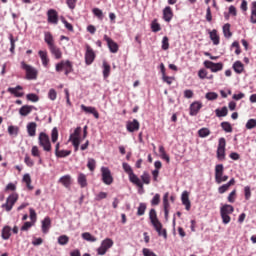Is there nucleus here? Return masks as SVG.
Segmentation results:
<instances>
[{
    "mask_svg": "<svg viewBox=\"0 0 256 256\" xmlns=\"http://www.w3.org/2000/svg\"><path fill=\"white\" fill-rule=\"evenodd\" d=\"M174 13L173 10L170 6H166L163 9V19L166 22H171V20L173 19Z\"/></svg>",
    "mask_w": 256,
    "mask_h": 256,
    "instance_id": "nucleus-19",
    "label": "nucleus"
},
{
    "mask_svg": "<svg viewBox=\"0 0 256 256\" xmlns=\"http://www.w3.org/2000/svg\"><path fill=\"white\" fill-rule=\"evenodd\" d=\"M225 151H226V140L225 138H220L219 139V144L217 148V158L220 161L225 160Z\"/></svg>",
    "mask_w": 256,
    "mask_h": 256,
    "instance_id": "nucleus-9",
    "label": "nucleus"
},
{
    "mask_svg": "<svg viewBox=\"0 0 256 256\" xmlns=\"http://www.w3.org/2000/svg\"><path fill=\"white\" fill-rule=\"evenodd\" d=\"M163 208H164L165 219H168V217H169V208H170L169 201H163Z\"/></svg>",
    "mask_w": 256,
    "mask_h": 256,
    "instance_id": "nucleus-55",
    "label": "nucleus"
},
{
    "mask_svg": "<svg viewBox=\"0 0 256 256\" xmlns=\"http://www.w3.org/2000/svg\"><path fill=\"white\" fill-rule=\"evenodd\" d=\"M38 55L42 61V65L44 67H48V65L50 63V58L48 56L47 50H39Z\"/></svg>",
    "mask_w": 256,
    "mask_h": 256,
    "instance_id": "nucleus-18",
    "label": "nucleus"
},
{
    "mask_svg": "<svg viewBox=\"0 0 256 256\" xmlns=\"http://www.w3.org/2000/svg\"><path fill=\"white\" fill-rule=\"evenodd\" d=\"M104 41L107 42L108 48L110 49L111 53H117L119 50V46L117 43H115L111 38H109L107 35L104 36Z\"/></svg>",
    "mask_w": 256,
    "mask_h": 256,
    "instance_id": "nucleus-15",
    "label": "nucleus"
},
{
    "mask_svg": "<svg viewBox=\"0 0 256 256\" xmlns=\"http://www.w3.org/2000/svg\"><path fill=\"white\" fill-rule=\"evenodd\" d=\"M101 173H102V181L105 185L110 186L114 182L111 170L109 167L102 166L101 167Z\"/></svg>",
    "mask_w": 256,
    "mask_h": 256,
    "instance_id": "nucleus-6",
    "label": "nucleus"
},
{
    "mask_svg": "<svg viewBox=\"0 0 256 256\" xmlns=\"http://www.w3.org/2000/svg\"><path fill=\"white\" fill-rule=\"evenodd\" d=\"M11 236V228L9 226H5L3 229H2V238L4 240H8Z\"/></svg>",
    "mask_w": 256,
    "mask_h": 256,
    "instance_id": "nucleus-40",
    "label": "nucleus"
},
{
    "mask_svg": "<svg viewBox=\"0 0 256 256\" xmlns=\"http://www.w3.org/2000/svg\"><path fill=\"white\" fill-rule=\"evenodd\" d=\"M86 166H88V170L94 172L96 168V160H94V158H88V164H86Z\"/></svg>",
    "mask_w": 256,
    "mask_h": 256,
    "instance_id": "nucleus-48",
    "label": "nucleus"
},
{
    "mask_svg": "<svg viewBox=\"0 0 256 256\" xmlns=\"http://www.w3.org/2000/svg\"><path fill=\"white\" fill-rule=\"evenodd\" d=\"M200 109H202V103L201 102H194L190 104V115L191 116H196Z\"/></svg>",
    "mask_w": 256,
    "mask_h": 256,
    "instance_id": "nucleus-23",
    "label": "nucleus"
},
{
    "mask_svg": "<svg viewBox=\"0 0 256 256\" xmlns=\"http://www.w3.org/2000/svg\"><path fill=\"white\" fill-rule=\"evenodd\" d=\"M23 90V87L20 85H17L16 87H9L8 93L14 95L16 98H22L24 93L21 92Z\"/></svg>",
    "mask_w": 256,
    "mask_h": 256,
    "instance_id": "nucleus-16",
    "label": "nucleus"
},
{
    "mask_svg": "<svg viewBox=\"0 0 256 256\" xmlns=\"http://www.w3.org/2000/svg\"><path fill=\"white\" fill-rule=\"evenodd\" d=\"M69 240L70 239H69L68 236L61 235L60 237H58L57 242H58L59 245L65 246V245H67L69 243Z\"/></svg>",
    "mask_w": 256,
    "mask_h": 256,
    "instance_id": "nucleus-43",
    "label": "nucleus"
},
{
    "mask_svg": "<svg viewBox=\"0 0 256 256\" xmlns=\"http://www.w3.org/2000/svg\"><path fill=\"white\" fill-rule=\"evenodd\" d=\"M26 98H27L28 101H30L32 103H38L39 100H40L39 96L35 93L27 94Z\"/></svg>",
    "mask_w": 256,
    "mask_h": 256,
    "instance_id": "nucleus-44",
    "label": "nucleus"
},
{
    "mask_svg": "<svg viewBox=\"0 0 256 256\" xmlns=\"http://www.w3.org/2000/svg\"><path fill=\"white\" fill-rule=\"evenodd\" d=\"M122 167L125 173L128 175L130 183L139 188V190H143V182H141V179L139 176H137V174H135L131 166L127 164V162H123Z\"/></svg>",
    "mask_w": 256,
    "mask_h": 256,
    "instance_id": "nucleus-1",
    "label": "nucleus"
},
{
    "mask_svg": "<svg viewBox=\"0 0 256 256\" xmlns=\"http://www.w3.org/2000/svg\"><path fill=\"white\" fill-rule=\"evenodd\" d=\"M223 173H224L223 164H217L215 166V180L216 181L220 180V177L223 175Z\"/></svg>",
    "mask_w": 256,
    "mask_h": 256,
    "instance_id": "nucleus-32",
    "label": "nucleus"
},
{
    "mask_svg": "<svg viewBox=\"0 0 256 256\" xmlns=\"http://www.w3.org/2000/svg\"><path fill=\"white\" fill-rule=\"evenodd\" d=\"M221 127L227 133H231L233 131V128L229 122H222Z\"/></svg>",
    "mask_w": 256,
    "mask_h": 256,
    "instance_id": "nucleus-53",
    "label": "nucleus"
},
{
    "mask_svg": "<svg viewBox=\"0 0 256 256\" xmlns=\"http://www.w3.org/2000/svg\"><path fill=\"white\" fill-rule=\"evenodd\" d=\"M215 113H216V116L217 117H225V116H227V114H228V109H227V107L226 106H224V107H222L221 109H216L215 110Z\"/></svg>",
    "mask_w": 256,
    "mask_h": 256,
    "instance_id": "nucleus-41",
    "label": "nucleus"
},
{
    "mask_svg": "<svg viewBox=\"0 0 256 256\" xmlns=\"http://www.w3.org/2000/svg\"><path fill=\"white\" fill-rule=\"evenodd\" d=\"M204 65L207 69H210L212 73H217L219 71H222L223 70V63L222 62H213V61H210V60H206L204 62Z\"/></svg>",
    "mask_w": 256,
    "mask_h": 256,
    "instance_id": "nucleus-10",
    "label": "nucleus"
},
{
    "mask_svg": "<svg viewBox=\"0 0 256 256\" xmlns=\"http://www.w3.org/2000/svg\"><path fill=\"white\" fill-rule=\"evenodd\" d=\"M147 211V204L146 203H140L139 207L137 208V213L136 215L138 217H143Z\"/></svg>",
    "mask_w": 256,
    "mask_h": 256,
    "instance_id": "nucleus-35",
    "label": "nucleus"
},
{
    "mask_svg": "<svg viewBox=\"0 0 256 256\" xmlns=\"http://www.w3.org/2000/svg\"><path fill=\"white\" fill-rule=\"evenodd\" d=\"M77 183L80 185V188H86L88 186L87 175L84 173H79L77 176Z\"/></svg>",
    "mask_w": 256,
    "mask_h": 256,
    "instance_id": "nucleus-27",
    "label": "nucleus"
},
{
    "mask_svg": "<svg viewBox=\"0 0 256 256\" xmlns=\"http://www.w3.org/2000/svg\"><path fill=\"white\" fill-rule=\"evenodd\" d=\"M207 75H208V72H207V70L204 69V68L200 69L199 72H198V76H199V78H200L201 80L206 79V78H207Z\"/></svg>",
    "mask_w": 256,
    "mask_h": 256,
    "instance_id": "nucleus-60",
    "label": "nucleus"
},
{
    "mask_svg": "<svg viewBox=\"0 0 256 256\" xmlns=\"http://www.w3.org/2000/svg\"><path fill=\"white\" fill-rule=\"evenodd\" d=\"M9 39L11 44L10 52L13 54L15 50V42L17 41V39H14L12 34H10Z\"/></svg>",
    "mask_w": 256,
    "mask_h": 256,
    "instance_id": "nucleus-62",
    "label": "nucleus"
},
{
    "mask_svg": "<svg viewBox=\"0 0 256 256\" xmlns=\"http://www.w3.org/2000/svg\"><path fill=\"white\" fill-rule=\"evenodd\" d=\"M31 155L34 158H40V156H41L40 148L38 146H33L32 149H31Z\"/></svg>",
    "mask_w": 256,
    "mask_h": 256,
    "instance_id": "nucleus-47",
    "label": "nucleus"
},
{
    "mask_svg": "<svg viewBox=\"0 0 256 256\" xmlns=\"http://www.w3.org/2000/svg\"><path fill=\"white\" fill-rule=\"evenodd\" d=\"M96 58V54L89 45H86V54H84V60L86 62V65H91Z\"/></svg>",
    "mask_w": 256,
    "mask_h": 256,
    "instance_id": "nucleus-11",
    "label": "nucleus"
},
{
    "mask_svg": "<svg viewBox=\"0 0 256 256\" xmlns=\"http://www.w3.org/2000/svg\"><path fill=\"white\" fill-rule=\"evenodd\" d=\"M142 253L144 256H157L154 252H152L150 249L148 248H144L142 250Z\"/></svg>",
    "mask_w": 256,
    "mask_h": 256,
    "instance_id": "nucleus-63",
    "label": "nucleus"
},
{
    "mask_svg": "<svg viewBox=\"0 0 256 256\" xmlns=\"http://www.w3.org/2000/svg\"><path fill=\"white\" fill-rule=\"evenodd\" d=\"M93 13L99 18V19H103V12L102 10H100L99 8H95L93 9Z\"/></svg>",
    "mask_w": 256,
    "mask_h": 256,
    "instance_id": "nucleus-64",
    "label": "nucleus"
},
{
    "mask_svg": "<svg viewBox=\"0 0 256 256\" xmlns=\"http://www.w3.org/2000/svg\"><path fill=\"white\" fill-rule=\"evenodd\" d=\"M72 154V151L68 150H59L58 152L55 153V156L57 158H66Z\"/></svg>",
    "mask_w": 256,
    "mask_h": 256,
    "instance_id": "nucleus-38",
    "label": "nucleus"
},
{
    "mask_svg": "<svg viewBox=\"0 0 256 256\" xmlns=\"http://www.w3.org/2000/svg\"><path fill=\"white\" fill-rule=\"evenodd\" d=\"M106 198H107V193L106 192H100L99 194L96 195L95 201L100 202V201H102Z\"/></svg>",
    "mask_w": 256,
    "mask_h": 256,
    "instance_id": "nucleus-61",
    "label": "nucleus"
},
{
    "mask_svg": "<svg viewBox=\"0 0 256 256\" xmlns=\"http://www.w3.org/2000/svg\"><path fill=\"white\" fill-rule=\"evenodd\" d=\"M55 70L57 73L64 71L65 76H68L73 72V64L70 60H61L55 65Z\"/></svg>",
    "mask_w": 256,
    "mask_h": 256,
    "instance_id": "nucleus-3",
    "label": "nucleus"
},
{
    "mask_svg": "<svg viewBox=\"0 0 256 256\" xmlns=\"http://www.w3.org/2000/svg\"><path fill=\"white\" fill-rule=\"evenodd\" d=\"M18 132H19V128L17 127V126H9L8 127V133L10 134V135H15V136H17L18 135Z\"/></svg>",
    "mask_w": 256,
    "mask_h": 256,
    "instance_id": "nucleus-58",
    "label": "nucleus"
},
{
    "mask_svg": "<svg viewBox=\"0 0 256 256\" xmlns=\"http://www.w3.org/2000/svg\"><path fill=\"white\" fill-rule=\"evenodd\" d=\"M246 128L249 130L256 128V119L248 120L246 123Z\"/></svg>",
    "mask_w": 256,
    "mask_h": 256,
    "instance_id": "nucleus-59",
    "label": "nucleus"
},
{
    "mask_svg": "<svg viewBox=\"0 0 256 256\" xmlns=\"http://www.w3.org/2000/svg\"><path fill=\"white\" fill-rule=\"evenodd\" d=\"M181 202L182 205L185 206L186 211H190L191 209V201L189 200L188 191H183L181 194Z\"/></svg>",
    "mask_w": 256,
    "mask_h": 256,
    "instance_id": "nucleus-14",
    "label": "nucleus"
},
{
    "mask_svg": "<svg viewBox=\"0 0 256 256\" xmlns=\"http://www.w3.org/2000/svg\"><path fill=\"white\" fill-rule=\"evenodd\" d=\"M250 22L256 24V1L252 2L251 4Z\"/></svg>",
    "mask_w": 256,
    "mask_h": 256,
    "instance_id": "nucleus-36",
    "label": "nucleus"
},
{
    "mask_svg": "<svg viewBox=\"0 0 256 256\" xmlns=\"http://www.w3.org/2000/svg\"><path fill=\"white\" fill-rule=\"evenodd\" d=\"M209 35H210V39L212 40V42L215 46L220 44V37H219L216 29L210 31Z\"/></svg>",
    "mask_w": 256,
    "mask_h": 256,
    "instance_id": "nucleus-31",
    "label": "nucleus"
},
{
    "mask_svg": "<svg viewBox=\"0 0 256 256\" xmlns=\"http://www.w3.org/2000/svg\"><path fill=\"white\" fill-rule=\"evenodd\" d=\"M35 108V106H30V105H23L20 109H19V114L21 116H27L29 115Z\"/></svg>",
    "mask_w": 256,
    "mask_h": 256,
    "instance_id": "nucleus-28",
    "label": "nucleus"
},
{
    "mask_svg": "<svg viewBox=\"0 0 256 256\" xmlns=\"http://www.w3.org/2000/svg\"><path fill=\"white\" fill-rule=\"evenodd\" d=\"M230 27H231V25L229 23H227L223 26V34H224V37L227 38V39L232 37Z\"/></svg>",
    "mask_w": 256,
    "mask_h": 256,
    "instance_id": "nucleus-42",
    "label": "nucleus"
},
{
    "mask_svg": "<svg viewBox=\"0 0 256 256\" xmlns=\"http://www.w3.org/2000/svg\"><path fill=\"white\" fill-rule=\"evenodd\" d=\"M82 239L89 242H96L97 238L92 236L89 232L82 233Z\"/></svg>",
    "mask_w": 256,
    "mask_h": 256,
    "instance_id": "nucleus-45",
    "label": "nucleus"
},
{
    "mask_svg": "<svg viewBox=\"0 0 256 256\" xmlns=\"http://www.w3.org/2000/svg\"><path fill=\"white\" fill-rule=\"evenodd\" d=\"M141 178V183L145 185H150L151 184V175L149 172L144 171L143 174L140 176Z\"/></svg>",
    "mask_w": 256,
    "mask_h": 256,
    "instance_id": "nucleus-34",
    "label": "nucleus"
},
{
    "mask_svg": "<svg viewBox=\"0 0 256 256\" xmlns=\"http://www.w3.org/2000/svg\"><path fill=\"white\" fill-rule=\"evenodd\" d=\"M59 183H61L65 188H69L71 186V176L64 175L60 177Z\"/></svg>",
    "mask_w": 256,
    "mask_h": 256,
    "instance_id": "nucleus-33",
    "label": "nucleus"
},
{
    "mask_svg": "<svg viewBox=\"0 0 256 256\" xmlns=\"http://www.w3.org/2000/svg\"><path fill=\"white\" fill-rule=\"evenodd\" d=\"M44 41L47 44L48 48H51L52 46H55V40L51 32H45L44 33Z\"/></svg>",
    "mask_w": 256,
    "mask_h": 256,
    "instance_id": "nucleus-25",
    "label": "nucleus"
},
{
    "mask_svg": "<svg viewBox=\"0 0 256 256\" xmlns=\"http://www.w3.org/2000/svg\"><path fill=\"white\" fill-rule=\"evenodd\" d=\"M233 70L237 74H242V72L245 70V66L243 65V62H241L240 60L235 61L233 63Z\"/></svg>",
    "mask_w": 256,
    "mask_h": 256,
    "instance_id": "nucleus-30",
    "label": "nucleus"
},
{
    "mask_svg": "<svg viewBox=\"0 0 256 256\" xmlns=\"http://www.w3.org/2000/svg\"><path fill=\"white\" fill-rule=\"evenodd\" d=\"M170 47V44H169V38L167 36L163 37L162 39V49L164 51H167Z\"/></svg>",
    "mask_w": 256,
    "mask_h": 256,
    "instance_id": "nucleus-57",
    "label": "nucleus"
},
{
    "mask_svg": "<svg viewBox=\"0 0 256 256\" xmlns=\"http://www.w3.org/2000/svg\"><path fill=\"white\" fill-rule=\"evenodd\" d=\"M59 139V131L57 127H54L51 131V142L56 143Z\"/></svg>",
    "mask_w": 256,
    "mask_h": 256,
    "instance_id": "nucleus-39",
    "label": "nucleus"
},
{
    "mask_svg": "<svg viewBox=\"0 0 256 256\" xmlns=\"http://www.w3.org/2000/svg\"><path fill=\"white\" fill-rule=\"evenodd\" d=\"M149 219H150V222H151L152 226L161 223V221L158 218L157 211L154 208H152L149 211Z\"/></svg>",
    "mask_w": 256,
    "mask_h": 256,
    "instance_id": "nucleus-21",
    "label": "nucleus"
},
{
    "mask_svg": "<svg viewBox=\"0 0 256 256\" xmlns=\"http://www.w3.org/2000/svg\"><path fill=\"white\" fill-rule=\"evenodd\" d=\"M50 228H51V218L50 217H46L42 221V232L44 234H47L49 232Z\"/></svg>",
    "mask_w": 256,
    "mask_h": 256,
    "instance_id": "nucleus-29",
    "label": "nucleus"
},
{
    "mask_svg": "<svg viewBox=\"0 0 256 256\" xmlns=\"http://www.w3.org/2000/svg\"><path fill=\"white\" fill-rule=\"evenodd\" d=\"M114 242L112 239L107 238L104 241H102L101 246L98 248L97 253L100 256H103L106 254V252L113 246Z\"/></svg>",
    "mask_w": 256,
    "mask_h": 256,
    "instance_id": "nucleus-8",
    "label": "nucleus"
},
{
    "mask_svg": "<svg viewBox=\"0 0 256 256\" xmlns=\"http://www.w3.org/2000/svg\"><path fill=\"white\" fill-rule=\"evenodd\" d=\"M233 185H235V179H234V178H231L228 183L223 184L222 186H220V187L218 188L219 194H224V193H226V192L229 190V188H230L231 186H233Z\"/></svg>",
    "mask_w": 256,
    "mask_h": 256,
    "instance_id": "nucleus-26",
    "label": "nucleus"
},
{
    "mask_svg": "<svg viewBox=\"0 0 256 256\" xmlns=\"http://www.w3.org/2000/svg\"><path fill=\"white\" fill-rule=\"evenodd\" d=\"M37 123L35 122H30L27 124L26 128H27V132H28V135L30 137H35V135H37Z\"/></svg>",
    "mask_w": 256,
    "mask_h": 256,
    "instance_id": "nucleus-22",
    "label": "nucleus"
},
{
    "mask_svg": "<svg viewBox=\"0 0 256 256\" xmlns=\"http://www.w3.org/2000/svg\"><path fill=\"white\" fill-rule=\"evenodd\" d=\"M80 109H83V110H84V113L93 114L96 119H98L99 116H100L95 107L86 106V105L82 104V105H80Z\"/></svg>",
    "mask_w": 256,
    "mask_h": 256,
    "instance_id": "nucleus-24",
    "label": "nucleus"
},
{
    "mask_svg": "<svg viewBox=\"0 0 256 256\" xmlns=\"http://www.w3.org/2000/svg\"><path fill=\"white\" fill-rule=\"evenodd\" d=\"M217 98H218V94L216 92H208L206 94V99L208 101H215V100H217Z\"/></svg>",
    "mask_w": 256,
    "mask_h": 256,
    "instance_id": "nucleus-56",
    "label": "nucleus"
},
{
    "mask_svg": "<svg viewBox=\"0 0 256 256\" xmlns=\"http://www.w3.org/2000/svg\"><path fill=\"white\" fill-rule=\"evenodd\" d=\"M18 194L17 193H12L9 195V197L6 200V203L2 205V209H5L6 211H11L13 209L15 203L18 201Z\"/></svg>",
    "mask_w": 256,
    "mask_h": 256,
    "instance_id": "nucleus-7",
    "label": "nucleus"
},
{
    "mask_svg": "<svg viewBox=\"0 0 256 256\" xmlns=\"http://www.w3.org/2000/svg\"><path fill=\"white\" fill-rule=\"evenodd\" d=\"M233 211L234 208L232 205L225 204L221 207L220 215L224 224H228L231 221V217L229 215H232Z\"/></svg>",
    "mask_w": 256,
    "mask_h": 256,
    "instance_id": "nucleus-5",
    "label": "nucleus"
},
{
    "mask_svg": "<svg viewBox=\"0 0 256 256\" xmlns=\"http://www.w3.org/2000/svg\"><path fill=\"white\" fill-rule=\"evenodd\" d=\"M21 68L26 72L27 80H37L39 72L37 69H35V67L22 61Z\"/></svg>",
    "mask_w": 256,
    "mask_h": 256,
    "instance_id": "nucleus-4",
    "label": "nucleus"
},
{
    "mask_svg": "<svg viewBox=\"0 0 256 256\" xmlns=\"http://www.w3.org/2000/svg\"><path fill=\"white\" fill-rule=\"evenodd\" d=\"M140 127H141V124L139 123V121L137 119L128 121L126 124V129L130 133L139 131Z\"/></svg>",
    "mask_w": 256,
    "mask_h": 256,
    "instance_id": "nucleus-13",
    "label": "nucleus"
},
{
    "mask_svg": "<svg viewBox=\"0 0 256 256\" xmlns=\"http://www.w3.org/2000/svg\"><path fill=\"white\" fill-rule=\"evenodd\" d=\"M69 141L72 143V146L74 147V152H78L79 146L81 144V139L73 138L69 139Z\"/></svg>",
    "mask_w": 256,
    "mask_h": 256,
    "instance_id": "nucleus-46",
    "label": "nucleus"
},
{
    "mask_svg": "<svg viewBox=\"0 0 256 256\" xmlns=\"http://www.w3.org/2000/svg\"><path fill=\"white\" fill-rule=\"evenodd\" d=\"M81 132H82V128L81 127H77L74 130V132L70 135L69 139H73V138L80 139Z\"/></svg>",
    "mask_w": 256,
    "mask_h": 256,
    "instance_id": "nucleus-52",
    "label": "nucleus"
},
{
    "mask_svg": "<svg viewBox=\"0 0 256 256\" xmlns=\"http://www.w3.org/2000/svg\"><path fill=\"white\" fill-rule=\"evenodd\" d=\"M111 72V66L106 61L103 62V76L104 79H107Z\"/></svg>",
    "mask_w": 256,
    "mask_h": 256,
    "instance_id": "nucleus-37",
    "label": "nucleus"
},
{
    "mask_svg": "<svg viewBox=\"0 0 256 256\" xmlns=\"http://www.w3.org/2000/svg\"><path fill=\"white\" fill-rule=\"evenodd\" d=\"M47 21L50 24L57 25L59 23V15L55 9H50L47 11Z\"/></svg>",
    "mask_w": 256,
    "mask_h": 256,
    "instance_id": "nucleus-12",
    "label": "nucleus"
},
{
    "mask_svg": "<svg viewBox=\"0 0 256 256\" xmlns=\"http://www.w3.org/2000/svg\"><path fill=\"white\" fill-rule=\"evenodd\" d=\"M198 134L201 138H206L211 134V131L208 128H202L198 131Z\"/></svg>",
    "mask_w": 256,
    "mask_h": 256,
    "instance_id": "nucleus-49",
    "label": "nucleus"
},
{
    "mask_svg": "<svg viewBox=\"0 0 256 256\" xmlns=\"http://www.w3.org/2000/svg\"><path fill=\"white\" fill-rule=\"evenodd\" d=\"M50 53L54 56L56 60H60L63 57V52L61 48L57 47L56 45L49 47Z\"/></svg>",
    "mask_w": 256,
    "mask_h": 256,
    "instance_id": "nucleus-20",
    "label": "nucleus"
},
{
    "mask_svg": "<svg viewBox=\"0 0 256 256\" xmlns=\"http://www.w3.org/2000/svg\"><path fill=\"white\" fill-rule=\"evenodd\" d=\"M38 144L44 152H52V143L48 134L44 132L39 133Z\"/></svg>",
    "mask_w": 256,
    "mask_h": 256,
    "instance_id": "nucleus-2",
    "label": "nucleus"
},
{
    "mask_svg": "<svg viewBox=\"0 0 256 256\" xmlns=\"http://www.w3.org/2000/svg\"><path fill=\"white\" fill-rule=\"evenodd\" d=\"M160 202H161V195L155 194L151 200V206H159Z\"/></svg>",
    "mask_w": 256,
    "mask_h": 256,
    "instance_id": "nucleus-50",
    "label": "nucleus"
},
{
    "mask_svg": "<svg viewBox=\"0 0 256 256\" xmlns=\"http://www.w3.org/2000/svg\"><path fill=\"white\" fill-rule=\"evenodd\" d=\"M24 163L26 164V166H28L30 168H32L35 165V162H33V160L31 159V156H29V154L25 155Z\"/></svg>",
    "mask_w": 256,
    "mask_h": 256,
    "instance_id": "nucleus-54",
    "label": "nucleus"
},
{
    "mask_svg": "<svg viewBox=\"0 0 256 256\" xmlns=\"http://www.w3.org/2000/svg\"><path fill=\"white\" fill-rule=\"evenodd\" d=\"M48 98L50 101L57 100V91L54 88H51L48 92Z\"/></svg>",
    "mask_w": 256,
    "mask_h": 256,
    "instance_id": "nucleus-51",
    "label": "nucleus"
},
{
    "mask_svg": "<svg viewBox=\"0 0 256 256\" xmlns=\"http://www.w3.org/2000/svg\"><path fill=\"white\" fill-rule=\"evenodd\" d=\"M155 231L158 233V236H163L164 239L168 238V233H167V229L163 228V224L157 223L153 225Z\"/></svg>",
    "mask_w": 256,
    "mask_h": 256,
    "instance_id": "nucleus-17",
    "label": "nucleus"
}]
</instances>
